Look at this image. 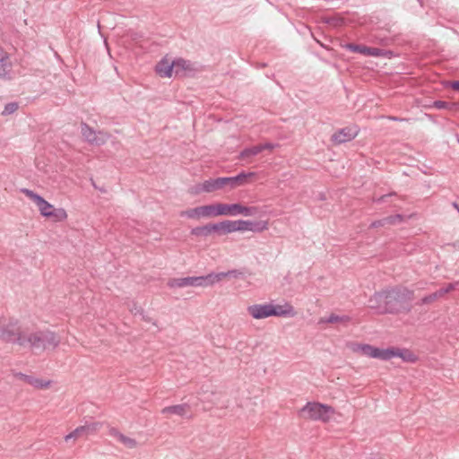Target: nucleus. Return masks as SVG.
Masks as SVG:
<instances>
[{
	"instance_id": "obj_1",
	"label": "nucleus",
	"mask_w": 459,
	"mask_h": 459,
	"mask_svg": "<svg viewBox=\"0 0 459 459\" xmlns=\"http://www.w3.org/2000/svg\"><path fill=\"white\" fill-rule=\"evenodd\" d=\"M255 176L256 174L255 172H243L236 177L209 178L195 185L193 188V194L199 195L202 193H212L226 188L232 190L238 186H241L251 182Z\"/></svg>"
},
{
	"instance_id": "obj_2",
	"label": "nucleus",
	"mask_w": 459,
	"mask_h": 459,
	"mask_svg": "<svg viewBox=\"0 0 459 459\" xmlns=\"http://www.w3.org/2000/svg\"><path fill=\"white\" fill-rule=\"evenodd\" d=\"M238 273L237 271H229L226 273H210L206 276L174 278L169 281L168 285L173 289L189 286L208 287L221 281L227 277H238Z\"/></svg>"
},
{
	"instance_id": "obj_3",
	"label": "nucleus",
	"mask_w": 459,
	"mask_h": 459,
	"mask_svg": "<svg viewBox=\"0 0 459 459\" xmlns=\"http://www.w3.org/2000/svg\"><path fill=\"white\" fill-rule=\"evenodd\" d=\"M247 314L255 320L264 319L271 316H294V307L285 303L283 305L273 303L253 304L247 307Z\"/></svg>"
},
{
	"instance_id": "obj_4",
	"label": "nucleus",
	"mask_w": 459,
	"mask_h": 459,
	"mask_svg": "<svg viewBox=\"0 0 459 459\" xmlns=\"http://www.w3.org/2000/svg\"><path fill=\"white\" fill-rule=\"evenodd\" d=\"M21 191L36 204L41 216L51 219L55 222H62L67 219L68 214L64 208H55L42 196L30 189L23 188Z\"/></svg>"
},
{
	"instance_id": "obj_5",
	"label": "nucleus",
	"mask_w": 459,
	"mask_h": 459,
	"mask_svg": "<svg viewBox=\"0 0 459 459\" xmlns=\"http://www.w3.org/2000/svg\"><path fill=\"white\" fill-rule=\"evenodd\" d=\"M334 414L333 407L319 402H308L299 411L301 419L323 423L329 422Z\"/></svg>"
},
{
	"instance_id": "obj_6",
	"label": "nucleus",
	"mask_w": 459,
	"mask_h": 459,
	"mask_svg": "<svg viewBox=\"0 0 459 459\" xmlns=\"http://www.w3.org/2000/svg\"><path fill=\"white\" fill-rule=\"evenodd\" d=\"M385 291L387 297V311L389 313L400 311L412 297V292L405 288H396Z\"/></svg>"
},
{
	"instance_id": "obj_7",
	"label": "nucleus",
	"mask_w": 459,
	"mask_h": 459,
	"mask_svg": "<svg viewBox=\"0 0 459 459\" xmlns=\"http://www.w3.org/2000/svg\"><path fill=\"white\" fill-rule=\"evenodd\" d=\"M181 215L195 221L221 217L220 202L187 209L182 212Z\"/></svg>"
},
{
	"instance_id": "obj_8",
	"label": "nucleus",
	"mask_w": 459,
	"mask_h": 459,
	"mask_svg": "<svg viewBox=\"0 0 459 459\" xmlns=\"http://www.w3.org/2000/svg\"><path fill=\"white\" fill-rule=\"evenodd\" d=\"M221 216H252L256 212V208L243 205L240 203L226 204L220 202Z\"/></svg>"
},
{
	"instance_id": "obj_9",
	"label": "nucleus",
	"mask_w": 459,
	"mask_h": 459,
	"mask_svg": "<svg viewBox=\"0 0 459 459\" xmlns=\"http://www.w3.org/2000/svg\"><path fill=\"white\" fill-rule=\"evenodd\" d=\"M44 332H30L27 330L22 331L18 337V342L21 345L29 346L37 351H42Z\"/></svg>"
},
{
	"instance_id": "obj_10",
	"label": "nucleus",
	"mask_w": 459,
	"mask_h": 459,
	"mask_svg": "<svg viewBox=\"0 0 459 459\" xmlns=\"http://www.w3.org/2000/svg\"><path fill=\"white\" fill-rule=\"evenodd\" d=\"M234 232H262L268 229V222L265 221H252L244 220L234 221Z\"/></svg>"
},
{
	"instance_id": "obj_11",
	"label": "nucleus",
	"mask_w": 459,
	"mask_h": 459,
	"mask_svg": "<svg viewBox=\"0 0 459 459\" xmlns=\"http://www.w3.org/2000/svg\"><path fill=\"white\" fill-rule=\"evenodd\" d=\"M360 350L363 355L382 360L391 359L393 355L392 347L380 349L372 345L365 344L361 346Z\"/></svg>"
},
{
	"instance_id": "obj_12",
	"label": "nucleus",
	"mask_w": 459,
	"mask_h": 459,
	"mask_svg": "<svg viewBox=\"0 0 459 459\" xmlns=\"http://www.w3.org/2000/svg\"><path fill=\"white\" fill-rule=\"evenodd\" d=\"M359 134V128L356 126L344 127L335 132L332 136V141L336 144H341L354 139Z\"/></svg>"
},
{
	"instance_id": "obj_13",
	"label": "nucleus",
	"mask_w": 459,
	"mask_h": 459,
	"mask_svg": "<svg viewBox=\"0 0 459 459\" xmlns=\"http://www.w3.org/2000/svg\"><path fill=\"white\" fill-rule=\"evenodd\" d=\"M174 68V60L165 56L156 65L155 71L162 78H170L175 75Z\"/></svg>"
},
{
	"instance_id": "obj_14",
	"label": "nucleus",
	"mask_w": 459,
	"mask_h": 459,
	"mask_svg": "<svg viewBox=\"0 0 459 459\" xmlns=\"http://www.w3.org/2000/svg\"><path fill=\"white\" fill-rule=\"evenodd\" d=\"M386 291L375 293L370 297L368 305L371 308L377 309L379 313H387Z\"/></svg>"
},
{
	"instance_id": "obj_15",
	"label": "nucleus",
	"mask_w": 459,
	"mask_h": 459,
	"mask_svg": "<svg viewBox=\"0 0 459 459\" xmlns=\"http://www.w3.org/2000/svg\"><path fill=\"white\" fill-rule=\"evenodd\" d=\"M99 429V423L92 425L82 426L74 429L72 433L65 436V439L68 442L70 439H77L81 437H88L89 435L94 434Z\"/></svg>"
},
{
	"instance_id": "obj_16",
	"label": "nucleus",
	"mask_w": 459,
	"mask_h": 459,
	"mask_svg": "<svg viewBox=\"0 0 459 459\" xmlns=\"http://www.w3.org/2000/svg\"><path fill=\"white\" fill-rule=\"evenodd\" d=\"M42 340V351H54L60 343L59 335L50 331L43 333Z\"/></svg>"
},
{
	"instance_id": "obj_17",
	"label": "nucleus",
	"mask_w": 459,
	"mask_h": 459,
	"mask_svg": "<svg viewBox=\"0 0 459 459\" xmlns=\"http://www.w3.org/2000/svg\"><path fill=\"white\" fill-rule=\"evenodd\" d=\"M174 67L176 76H186L195 70L193 64L182 58L174 60Z\"/></svg>"
},
{
	"instance_id": "obj_18",
	"label": "nucleus",
	"mask_w": 459,
	"mask_h": 459,
	"mask_svg": "<svg viewBox=\"0 0 459 459\" xmlns=\"http://www.w3.org/2000/svg\"><path fill=\"white\" fill-rule=\"evenodd\" d=\"M392 359L398 357L401 358L403 361L409 363H415L419 360L418 356L411 351L408 349H399L392 347Z\"/></svg>"
},
{
	"instance_id": "obj_19",
	"label": "nucleus",
	"mask_w": 459,
	"mask_h": 459,
	"mask_svg": "<svg viewBox=\"0 0 459 459\" xmlns=\"http://www.w3.org/2000/svg\"><path fill=\"white\" fill-rule=\"evenodd\" d=\"M345 48L352 52H358L365 56H378L382 53V51L378 48H368L361 45L347 44Z\"/></svg>"
},
{
	"instance_id": "obj_20",
	"label": "nucleus",
	"mask_w": 459,
	"mask_h": 459,
	"mask_svg": "<svg viewBox=\"0 0 459 459\" xmlns=\"http://www.w3.org/2000/svg\"><path fill=\"white\" fill-rule=\"evenodd\" d=\"M215 233L219 236L228 235L234 233V221L224 220L221 221L214 222Z\"/></svg>"
},
{
	"instance_id": "obj_21",
	"label": "nucleus",
	"mask_w": 459,
	"mask_h": 459,
	"mask_svg": "<svg viewBox=\"0 0 459 459\" xmlns=\"http://www.w3.org/2000/svg\"><path fill=\"white\" fill-rule=\"evenodd\" d=\"M112 436L116 438L117 441L120 442L127 448H135L138 445L134 438L127 437L117 430H112Z\"/></svg>"
},
{
	"instance_id": "obj_22",
	"label": "nucleus",
	"mask_w": 459,
	"mask_h": 459,
	"mask_svg": "<svg viewBox=\"0 0 459 459\" xmlns=\"http://www.w3.org/2000/svg\"><path fill=\"white\" fill-rule=\"evenodd\" d=\"M189 411V408L186 404H178L174 406H169L162 409L161 412L167 416L171 415H178L185 416Z\"/></svg>"
},
{
	"instance_id": "obj_23",
	"label": "nucleus",
	"mask_w": 459,
	"mask_h": 459,
	"mask_svg": "<svg viewBox=\"0 0 459 459\" xmlns=\"http://www.w3.org/2000/svg\"><path fill=\"white\" fill-rule=\"evenodd\" d=\"M213 227H214V222L208 223L204 226L196 227V228L193 229L191 233L195 236L207 237L212 233H215V230Z\"/></svg>"
},
{
	"instance_id": "obj_24",
	"label": "nucleus",
	"mask_w": 459,
	"mask_h": 459,
	"mask_svg": "<svg viewBox=\"0 0 459 459\" xmlns=\"http://www.w3.org/2000/svg\"><path fill=\"white\" fill-rule=\"evenodd\" d=\"M11 62L9 60L8 55L4 52L3 56L0 58V76L6 77L10 74L11 72Z\"/></svg>"
},
{
	"instance_id": "obj_25",
	"label": "nucleus",
	"mask_w": 459,
	"mask_h": 459,
	"mask_svg": "<svg viewBox=\"0 0 459 459\" xmlns=\"http://www.w3.org/2000/svg\"><path fill=\"white\" fill-rule=\"evenodd\" d=\"M29 384L39 390H47L51 387L52 382L45 378H30Z\"/></svg>"
},
{
	"instance_id": "obj_26",
	"label": "nucleus",
	"mask_w": 459,
	"mask_h": 459,
	"mask_svg": "<svg viewBox=\"0 0 459 459\" xmlns=\"http://www.w3.org/2000/svg\"><path fill=\"white\" fill-rule=\"evenodd\" d=\"M82 134L90 143H100L96 133L85 124L82 126Z\"/></svg>"
},
{
	"instance_id": "obj_27",
	"label": "nucleus",
	"mask_w": 459,
	"mask_h": 459,
	"mask_svg": "<svg viewBox=\"0 0 459 459\" xmlns=\"http://www.w3.org/2000/svg\"><path fill=\"white\" fill-rule=\"evenodd\" d=\"M458 284L459 283L457 281L447 283L445 286H443L442 288H440L439 290H437V293L439 299H441V298L445 297L446 294L455 290Z\"/></svg>"
},
{
	"instance_id": "obj_28",
	"label": "nucleus",
	"mask_w": 459,
	"mask_h": 459,
	"mask_svg": "<svg viewBox=\"0 0 459 459\" xmlns=\"http://www.w3.org/2000/svg\"><path fill=\"white\" fill-rule=\"evenodd\" d=\"M260 152H261V147H259V144H258V145H255V146H253V147H250V148H247V149H245L244 151H242L240 153V158L243 160L248 159L252 156L257 155Z\"/></svg>"
},
{
	"instance_id": "obj_29",
	"label": "nucleus",
	"mask_w": 459,
	"mask_h": 459,
	"mask_svg": "<svg viewBox=\"0 0 459 459\" xmlns=\"http://www.w3.org/2000/svg\"><path fill=\"white\" fill-rule=\"evenodd\" d=\"M349 321L348 316H339L337 315L332 314L328 317L322 318L320 320L321 323H329V324H336V323H346Z\"/></svg>"
},
{
	"instance_id": "obj_30",
	"label": "nucleus",
	"mask_w": 459,
	"mask_h": 459,
	"mask_svg": "<svg viewBox=\"0 0 459 459\" xmlns=\"http://www.w3.org/2000/svg\"><path fill=\"white\" fill-rule=\"evenodd\" d=\"M18 109V104L15 102L8 103L4 106V110L2 111L3 116H8L14 113Z\"/></svg>"
},
{
	"instance_id": "obj_31",
	"label": "nucleus",
	"mask_w": 459,
	"mask_h": 459,
	"mask_svg": "<svg viewBox=\"0 0 459 459\" xmlns=\"http://www.w3.org/2000/svg\"><path fill=\"white\" fill-rule=\"evenodd\" d=\"M437 299H439V297H438L437 291H435V292L422 298L421 302H422V304H430V303L435 302Z\"/></svg>"
},
{
	"instance_id": "obj_32",
	"label": "nucleus",
	"mask_w": 459,
	"mask_h": 459,
	"mask_svg": "<svg viewBox=\"0 0 459 459\" xmlns=\"http://www.w3.org/2000/svg\"><path fill=\"white\" fill-rule=\"evenodd\" d=\"M259 147H261V152H263L264 150L272 151L276 147V145L267 143L259 144Z\"/></svg>"
},
{
	"instance_id": "obj_33",
	"label": "nucleus",
	"mask_w": 459,
	"mask_h": 459,
	"mask_svg": "<svg viewBox=\"0 0 459 459\" xmlns=\"http://www.w3.org/2000/svg\"><path fill=\"white\" fill-rule=\"evenodd\" d=\"M388 221L389 223H396V222H400L403 221V218L401 215H396L394 217H390L388 219H386Z\"/></svg>"
},
{
	"instance_id": "obj_34",
	"label": "nucleus",
	"mask_w": 459,
	"mask_h": 459,
	"mask_svg": "<svg viewBox=\"0 0 459 459\" xmlns=\"http://www.w3.org/2000/svg\"><path fill=\"white\" fill-rule=\"evenodd\" d=\"M434 107L437 108H445L447 107V103L445 101L437 100L434 102Z\"/></svg>"
},
{
	"instance_id": "obj_35",
	"label": "nucleus",
	"mask_w": 459,
	"mask_h": 459,
	"mask_svg": "<svg viewBox=\"0 0 459 459\" xmlns=\"http://www.w3.org/2000/svg\"><path fill=\"white\" fill-rule=\"evenodd\" d=\"M447 85L455 91H459V81L448 82Z\"/></svg>"
},
{
	"instance_id": "obj_36",
	"label": "nucleus",
	"mask_w": 459,
	"mask_h": 459,
	"mask_svg": "<svg viewBox=\"0 0 459 459\" xmlns=\"http://www.w3.org/2000/svg\"><path fill=\"white\" fill-rule=\"evenodd\" d=\"M4 53V51L0 48V58L3 56Z\"/></svg>"
}]
</instances>
